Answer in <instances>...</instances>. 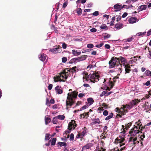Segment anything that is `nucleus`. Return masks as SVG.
I'll return each instance as SVG.
<instances>
[{"mask_svg": "<svg viewBox=\"0 0 151 151\" xmlns=\"http://www.w3.org/2000/svg\"><path fill=\"white\" fill-rule=\"evenodd\" d=\"M137 19L135 17H132L129 19V22L130 23H134L136 22Z\"/></svg>", "mask_w": 151, "mask_h": 151, "instance_id": "16", "label": "nucleus"}, {"mask_svg": "<svg viewBox=\"0 0 151 151\" xmlns=\"http://www.w3.org/2000/svg\"><path fill=\"white\" fill-rule=\"evenodd\" d=\"M76 66L73 67L72 68H69V70H70V73H73L74 72H76Z\"/></svg>", "mask_w": 151, "mask_h": 151, "instance_id": "34", "label": "nucleus"}, {"mask_svg": "<svg viewBox=\"0 0 151 151\" xmlns=\"http://www.w3.org/2000/svg\"><path fill=\"white\" fill-rule=\"evenodd\" d=\"M62 47L64 49H65L67 47V45L65 43H64L62 45Z\"/></svg>", "mask_w": 151, "mask_h": 151, "instance_id": "56", "label": "nucleus"}, {"mask_svg": "<svg viewBox=\"0 0 151 151\" xmlns=\"http://www.w3.org/2000/svg\"><path fill=\"white\" fill-rule=\"evenodd\" d=\"M77 126V124L76 123V121L74 120H71L68 124V129L72 130L73 128L74 129Z\"/></svg>", "mask_w": 151, "mask_h": 151, "instance_id": "6", "label": "nucleus"}, {"mask_svg": "<svg viewBox=\"0 0 151 151\" xmlns=\"http://www.w3.org/2000/svg\"><path fill=\"white\" fill-rule=\"evenodd\" d=\"M79 61V58L78 57L77 58H74L73 59H72L69 62V63H70L72 64L73 63L77 62Z\"/></svg>", "mask_w": 151, "mask_h": 151, "instance_id": "19", "label": "nucleus"}, {"mask_svg": "<svg viewBox=\"0 0 151 151\" xmlns=\"http://www.w3.org/2000/svg\"><path fill=\"white\" fill-rule=\"evenodd\" d=\"M67 60V58L65 57H63L62 58V62L63 63H65Z\"/></svg>", "mask_w": 151, "mask_h": 151, "instance_id": "52", "label": "nucleus"}, {"mask_svg": "<svg viewBox=\"0 0 151 151\" xmlns=\"http://www.w3.org/2000/svg\"><path fill=\"white\" fill-rule=\"evenodd\" d=\"M40 59L43 62H45L46 60V55L43 53L39 55Z\"/></svg>", "mask_w": 151, "mask_h": 151, "instance_id": "13", "label": "nucleus"}, {"mask_svg": "<svg viewBox=\"0 0 151 151\" xmlns=\"http://www.w3.org/2000/svg\"><path fill=\"white\" fill-rule=\"evenodd\" d=\"M50 134H45V140H48L50 138Z\"/></svg>", "mask_w": 151, "mask_h": 151, "instance_id": "39", "label": "nucleus"}, {"mask_svg": "<svg viewBox=\"0 0 151 151\" xmlns=\"http://www.w3.org/2000/svg\"><path fill=\"white\" fill-rule=\"evenodd\" d=\"M83 129H84V131L81 133V135L83 137L86 133V127H84Z\"/></svg>", "mask_w": 151, "mask_h": 151, "instance_id": "38", "label": "nucleus"}, {"mask_svg": "<svg viewBox=\"0 0 151 151\" xmlns=\"http://www.w3.org/2000/svg\"><path fill=\"white\" fill-rule=\"evenodd\" d=\"M130 6H128L126 5H123L122 6V9L123 8H126L127 9H128L129 8Z\"/></svg>", "mask_w": 151, "mask_h": 151, "instance_id": "55", "label": "nucleus"}, {"mask_svg": "<svg viewBox=\"0 0 151 151\" xmlns=\"http://www.w3.org/2000/svg\"><path fill=\"white\" fill-rule=\"evenodd\" d=\"M72 54L74 56H78L81 54V52H78L77 50H72Z\"/></svg>", "mask_w": 151, "mask_h": 151, "instance_id": "23", "label": "nucleus"}, {"mask_svg": "<svg viewBox=\"0 0 151 151\" xmlns=\"http://www.w3.org/2000/svg\"><path fill=\"white\" fill-rule=\"evenodd\" d=\"M147 5H141L138 7V10L139 12L143 10H145L147 8Z\"/></svg>", "mask_w": 151, "mask_h": 151, "instance_id": "22", "label": "nucleus"}, {"mask_svg": "<svg viewBox=\"0 0 151 151\" xmlns=\"http://www.w3.org/2000/svg\"><path fill=\"white\" fill-rule=\"evenodd\" d=\"M125 140V139L123 137L119 136V137H117L115 139V141L117 143H122Z\"/></svg>", "mask_w": 151, "mask_h": 151, "instance_id": "9", "label": "nucleus"}, {"mask_svg": "<svg viewBox=\"0 0 151 151\" xmlns=\"http://www.w3.org/2000/svg\"><path fill=\"white\" fill-rule=\"evenodd\" d=\"M46 104L47 105H49V106L50 105V101H49V100L47 98L46 99Z\"/></svg>", "mask_w": 151, "mask_h": 151, "instance_id": "63", "label": "nucleus"}, {"mask_svg": "<svg viewBox=\"0 0 151 151\" xmlns=\"http://www.w3.org/2000/svg\"><path fill=\"white\" fill-rule=\"evenodd\" d=\"M57 118L61 120H64L65 118V116L64 115H58L57 116Z\"/></svg>", "mask_w": 151, "mask_h": 151, "instance_id": "43", "label": "nucleus"}, {"mask_svg": "<svg viewBox=\"0 0 151 151\" xmlns=\"http://www.w3.org/2000/svg\"><path fill=\"white\" fill-rule=\"evenodd\" d=\"M140 122V120H139L136 123V124H137V125L139 126V129H140V127H141L142 125L141 123L139 122Z\"/></svg>", "mask_w": 151, "mask_h": 151, "instance_id": "46", "label": "nucleus"}, {"mask_svg": "<svg viewBox=\"0 0 151 151\" xmlns=\"http://www.w3.org/2000/svg\"><path fill=\"white\" fill-rule=\"evenodd\" d=\"M109 67L110 68H112L117 66L119 65L117 60V58L115 57H113L111 60L109 61Z\"/></svg>", "mask_w": 151, "mask_h": 151, "instance_id": "3", "label": "nucleus"}, {"mask_svg": "<svg viewBox=\"0 0 151 151\" xmlns=\"http://www.w3.org/2000/svg\"><path fill=\"white\" fill-rule=\"evenodd\" d=\"M107 93L108 91H104L102 92L100 96H107Z\"/></svg>", "mask_w": 151, "mask_h": 151, "instance_id": "40", "label": "nucleus"}, {"mask_svg": "<svg viewBox=\"0 0 151 151\" xmlns=\"http://www.w3.org/2000/svg\"><path fill=\"white\" fill-rule=\"evenodd\" d=\"M146 32H138L137 34L136 35H137L138 36H142V35H145L146 34Z\"/></svg>", "mask_w": 151, "mask_h": 151, "instance_id": "44", "label": "nucleus"}, {"mask_svg": "<svg viewBox=\"0 0 151 151\" xmlns=\"http://www.w3.org/2000/svg\"><path fill=\"white\" fill-rule=\"evenodd\" d=\"M92 121H93V122L92 123L93 124H99L100 123V121L99 118H96L95 119H92Z\"/></svg>", "mask_w": 151, "mask_h": 151, "instance_id": "18", "label": "nucleus"}, {"mask_svg": "<svg viewBox=\"0 0 151 151\" xmlns=\"http://www.w3.org/2000/svg\"><path fill=\"white\" fill-rule=\"evenodd\" d=\"M122 106L124 108H126V109H130L132 108V106L131 105L130 103L128 104H127L125 105L124 104L122 105Z\"/></svg>", "mask_w": 151, "mask_h": 151, "instance_id": "25", "label": "nucleus"}, {"mask_svg": "<svg viewBox=\"0 0 151 151\" xmlns=\"http://www.w3.org/2000/svg\"><path fill=\"white\" fill-rule=\"evenodd\" d=\"M87 47L88 48H92L93 47V45L92 44H89L87 45Z\"/></svg>", "mask_w": 151, "mask_h": 151, "instance_id": "49", "label": "nucleus"}, {"mask_svg": "<svg viewBox=\"0 0 151 151\" xmlns=\"http://www.w3.org/2000/svg\"><path fill=\"white\" fill-rule=\"evenodd\" d=\"M87 107V106L86 105H84L82 107H81L80 109V111H81L82 110L85 109H86V108Z\"/></svg>", "mask_w": 151, "mask_h": 151, "instance_id": "57", "label": "nucleus"}, {"mask_svg": "<svg viewBox=\"0 0 151 151\" xmlns=\"http://www.w3.org/2000/svg\"><path fill=\"white\" fill-rule=\"evenodd\" d=\"M100 27L101 29H108V27L105 24H103V25L100 26Z\"/></svg>", "mask_w": 151, "mask_h": 151, "instance_id": "36", "label": "nucleus"}, {"mask_svg": "<svg viewBox=\"0 0 151 151\" xmlns=\"http://www.w3.org/2000/svg\"><path fill=\"white\" fill-rule=\"evenodd\" d=\"M45 124L47 125L48 123L50 122L51 119L48 117H47L46 116L45 117Z\"/></svg>", "mask_w": 151, "mask_h": 151, "instance_id": "27", "label": "nucleus"}, {"mask_svg": "<svg viewBox=\"0 0 151 151\" xmlns=\"http://www.w3.org/2000/svg\"><path fill=\"white\" fill-rule=\"evenodd\" d=\"M88 73L86 72V73L85 74V76H83V82H85L86 81L87 82L89 80V78L88 77Z\"/></svg>", "mask_w": 151, "mask_h": 151, "instance_id": "20", "label": "nucleus"}, {"mask_svg": "<svg viewBox=\"0 0 151 151\" xmlns=\"http://www.w3.org/2000/svg\"><path fill=\"white\" fill-rule=\"evenodd\" d=\"M69 73H70L69 68H65L63 70L62 72L60 73L61 77L63 79H65V81L68 78L69 74Z\"/></svg>", "mask_w": 151, "mask_h": 151, "instance_id": "4", "label": "nucleus"}, {"mask_svg": "<svg viewBox=\"0 0 151 151\" xmlns=\"http://www.w3.org/2000/svg\"><path fill=\"white\" fill-rule=\"evenodd\" d=\"M151 35V29L149 30L147 32V35L149 36Z\"/></svg>", "mask_w": 151, "mask_h": 151, "instance_id": "64", "label": "nucleus"}, {"mask_svg": "<svg viewBox=\"0 0 151 151\" xmlns=\"http://www.w3.org/2000/svg\"><path fill=\"white\" fill-rule=\"evenodd\" d=\"M140 131L139 130H131L129 132V134L131 136L134 137L136 135L137 133H139Z\"/></svg>", "mask_w": 151, "mask_h": 151, "instance_id": "10", "label": "nucleus"}, {"mask_svg": "<svg viewBox=\"0 0 151 151\" xmlns=\"http://www.w3.org/2000/svg\"><path fill=\"white\" fill-rule=\"evenodd\" d=\"M124 66L125 70V74L126 73H129L131 70V67L129 64L124 65Z\"/></svg>", "mask_w": 151, "mask_h": 151, "instance_id": "12", "label": "nucleus"}, {"mask_svg": "<svg viewBox=\"0 0 151 151\" xmlns=\"http://www.w3.org/2000/svg\"><path fill=\"white\" fill-rule=\"evenodd\" d=\"M82 12V10L81 8L78 9L77 11V13H78V15H81V14Z\"/></svg>", "mask_w": 151, "mask_h": 151, "instance_id": "45", "label": "nucleus"}, {"mask_svg": "<svg viewBox=\"0 0 151 151\" xmlns=\"http://www.w3.org/2000/svg\"><path fill=\"white\" fill-rule=\"evenodd\" d=\"M88 75L90 81L93 83H94L95 82L98 81L99 80V78L100 77L97 73H93L92 74H89Z\"/></svg>", "mask_w": 151, "mask_h": 151, "instance_id": "2", "label": "nucleus"}, {"mask_svg": "<svg viewBox=\"0 0 151 151\" xmlns=\"http://www.w3.org/2000/svg\"><path fill=\"white\" fill-rule=\"evenodd\" d=\"M59 76H55L54 77V81L55 82H57L58 81H60V82H65V80L63 79H61V73L59 74Z\"/></svg>", "mask_w": 151, "mask_h": 151, "instance_id": "8", "label": "nucleus"}, {"mask_svg": "<svg viewBox=\"0 0 151 151\" xmlns=\"http://www.w3.org/2000/svg\"><path fill=\"white\" fill-rule=\"evenodd\" d=\"M129 128V126H128V127H125V128H123V129H123V131H122V132L124 133V134L125 133V132H126V131H125V130H127Z\"/></svg>", "mask_w": 151, "mask_h": 151, "instance_id": "48", "label": "nucleus"}, {"mask_svg": "<svg viewBox=\"0 0 151 151\" xmlns=\"http://www.w3.org/2000/svg\"><path fill=\"white\" fill-rule=\"evenodd\" d=\"M108 112L106 110H105L103 112V114L104 116H106L108 115Z\"/></svg>", "mask_w": 151, "mask_h": 151, "instance_id": "54", "label": "nucleus"}, {"mask_svg": "<svg viewBox=\"0 0 151 151\" xmlns=\"http://www.w3.org/2000/svg\"><path fill=\"white\" fill-rule=\"evenodd\" d=\"M104 45L103 43H101L99 45H96V47L97 48H100L101 47Z\"/></svg>", "mask_w": 151, "mask_h": 151, "instance_id": "53", "label": "nucleus"}, {"mask_svg": "<svg viewBox=\"0 0 151 151\" xmlns=\"http://www.w3.org/2000/svg\"><path fill=\"white\" fill-rule=\"evenodd\" d=\"M52 84H49V85L48 87V88L49 90H50L52 89Z\"/></svg>", "mask_w": 151, "mask_h": 151, "instance_id": "62", "label": "nucleus"}, {"mask_svg": "<svg viewBox=\"0 0 151 151\" xmlns=\"http://www.w3.org/2000/svg\"><path fill=\"white\" fill-rule=\"evenodd\" d=\"M113 116V113H111L109 115L107 116L105 119L107 121L109 119L112 118Z\"/></svg>", "mask_w": 151, "mask_h": 151, "instance_id": "29", "label": "nucleus"}, {"mask_svg": "<svg viewBox=\"0 0 151 151\" xmlns=\"http://www.w3.org/2000/svg\"><path fill=\"white\" fill-rule=\"evenodd\" d=\"M103 36L104 37V39L105 40L106 39L109 38L110 37L111 35H110L107 33H105L103 34Z\"/></svg>", "mask_w": 151, "mask_h": 151, "instance_id": "33", "label": "nucleus"}, {"mask_svg": "<svg viewBox=\"0 0 151 151\" xmlns=\"http://www.w3.org/2000/svg\"><path fill=\"white\" fill-rule=\"evenodd\" d=\"M115 27L117 29L119 30L123 27V25L121 23H119L115 24Z\"/></svg>", "mask_w": 151, "mask_h": 151, "instance_id": "21", "label": "nucleus"}, {"mask_svg": "<svg viewBox=\"0 0 151 151\" xmlns=\"http://www.w3.org/2000/svg\"><path fill=\"white\" fill-rule=\"evenodd\" d=\"M56 140V138H53L52 140V141H51V145H53V146L55 144Z\"/></svg>", "mask_w": 151, "mask_h": 151, "instance_id": "37", "label": "nucleus"}, {"mask_svg": "<svg viewBox=\"0 0 151 151\" xmlns=\"http://www.w3.org/2000/svg\"><path fill=\"white\" fill-rule=\"evenodd\" d=\"M117 60H118V64L121 65H122V64H120V62L123 64H124L126 62V60L125 59L124 57L122 56H120L119 58H117Z\"/></svg>", "mask_w": 151, "mask_h": 151, "instance_id": "7", "label": "nucleus"}, {"mask_svg": "<svg viewBox=\"0 0 151 151\" xmlns=\"http://www.w3.org/2000/svg\"><path fill=\"white\" fill-rule=\"evenodd\" d=\"M114 7L115 10L114 11L115 12H116L120 11L122 9V6L121 5H119L118 4H116L115 5Z\"/></svg>", "mask_w": 151, "mask_h": 151, "instance_id": "11", "label": "nucleus"}, {"mask_svg": "<svg viewBox=\"0 0 151 151\" xmlns=\"http://www.w3.org/2000/svg\"><path fill=\"white\" fill-rule=\"evenodd\" d=\"M90 31L93 32H94L97 31V29L95 28H93L90 29Z\"/></svg>", "mask_w": 151, "mask_h": 151, "instance_id": "61", "label": "nucleus"}, {"mask_svg": "<svg viewBox=\"0 0 151 151\" xmlns=\"http://www.w3.org/2000/svg\"><path fill=\"white\" fill-rule=\"evenodd\" d=\"M61 87L59 86H57L55 88V90L57 93L59 94H61L63 92V91L61 89H60Z\"/></svg>", "mask_w": 151, "mask_h": 151, "instance_id": "15", "label": "nucleus"}, {"mask_svg": "<svg viewBox=\"0 0 151 151\" xmlns=\"http://www.w3.org/2000/svg\"><path fill=\"white\" fill-rule=\"evenodd\" d=\"M77 96V93L75 91L72 92L70 93H68L67 98V100L66 102V109L67 110L68 109L69 107L70 108L73 104L74 102L73 100V98H76Z\"/></svg>", "mask_w": 151, "mask_h": 151, "instance_id": "1", "label": "nucleus"}, {"mask_svg": "<svg viewBox=\"0 0 151 151\" xmlns=\"http://www.w3.org/2000/svg\"><path fill=\"white\" fill-rule=\"evenodd\" d=\"M92 145L91 143H88L86 145H84L82 147V151L86 149H89L90 147H91Z\"/></svg>", "mask_w": 151, "mask_h": 151, "instance_id": "17", "label": "nucleus"}, {"mask_svg": "<svg viewBox=\"0 0 151 151\" xmlns=\"http://www.w3.org/2000/svg\"><path fill=\"white\" fill-rule=\"evenodd\" d=\"M49 51L53 53H59L61 52L62 51V47L58 45L57 46L56 48L50 49Z\"/></svg>", "mask_w": 151, "mask_h": 151, "instance_id": "5", "label": "nucleus"}, {"mask_svg": "<svg viewBox=\"0 0 151 151\" xmlns=\"http://www.w3.org/2000/svg\"><path fill=\"white\" fill-rule=\"evenodd\" d=\"M57 116L53 118L52 122L53 124H56L58 122V119Z\"/></svg>", "mask_w": 151, "mask_h": 151, "instance_id": "32", "label": "nucleus"}, {"mask_svg": "<svg viewBox=\"0 0 151 151\" xmlns=\"http://www.w3.org/2000/svg\"><path fill=\"white\" fill-rule=\"evenodd\" d=\"M87 101L88 103H90V104H92L93 103V99L91 98H89L87 99Z\"/></svg>", "mask_w": 151, "mask_h": 151, "instance_id": "41", "label": "nucleus"}, {"mask_svg": "<svg viewBox=\"0 0 151 151\" xmlns=\"http://www.w3.org/2000/svg\"><path fill=\"white\" fill-rule=\"evenodd\" d=\"M145 73L147 75L151 76V71L149 70H147L145 71Z\"/></svg>", "mask_w": 151, "mask_h": 151, "instance_id": "50", "label": "nucleus"}, {"mask_svg": "<svg viewBox=\"0 0 151 151\" xmlns=\"http://www.w3.org/2000/svg\"><path fill=\"white\" fill-rule=\"evenodd\" d=\"M86 0H78L76 1V3L77 4H80V1H81V3L83 4L86 2Z\"/></svg>", "mask_w": 151, "mask_h": 151, "instance_id": "42", "label": "nucleus"}, {"mask_svg": "<svg viewBox=\"0 0 151 151\" xmlns=\"http://www.w3.org/2000/svg\"><path fill=\"white\" fill-rule=\"evenodd\" d=\"M87 55H82L81 57H79L80 61L85 60L87 58Z\"/></svg>", "mask_w": 151, "mask_h": 151, "instance_id": "28", "label": "nucleus"}, {"mask_svg": "<svg viewBox=\"0 0 151 151\" xmlns=\"http://www.w3.org/2000/svg\"><path fill=\"white\" fill-rule=\"evenodd\" d=\"M122 110L121 109V108H119L118 107H116L115 109V111L118 113L119 114H122Z\"/></svg>", "mask_w": 151, "mask_h": 151, "instance_id": "31", "label": "nucleus"}, {"mask_svg": "<svg viewBox=\"0 0 151 151\" xmlns=\"http://www.w3.org/2000/svg\"><path fill=\"white\" fill-rule=\"evenodd\" d=\"M98 110L99 111V112L100 113H101V111H103L104 110V109H103V107H99L98 109Z\"/></svg>", "mask_w": 151, "mask_h": 151, "instance_id": "58", "label": "nucleus"}, {"mask_svg": "<svg viewBox=\"0 0 151 151\" xmlns=\"http://www.w3.org/2000/svg\"><path fill=\"white\" fill-rule=\"evenodd\" d=\"M58 144L61 147H62V146L65 147L67 145V143L66 142H59L58 143Z\"/></svg>", "mask_w": 151, "mask_h": 151, "instance_id": "35", "label": "nucleus"}, {"mask_svg": "<svg viewBox=\"0 0 151 151\" xmlns=\"http://www.w3.org/2000/svg\"><path fill=\"white\" fill-rule=\"evenodd\" d=\"M140 101V99H135L134 100H132L130 103L132 107L136 105L137 103H138Z\"/></svg>", "mask_w": 151, "mask_h": 151, "instance_id": "14", "label": "nucleus"}, {"mask_svg": "<svg viewBox=\"0 0 151 151\" xmlns=\"http://www.w3.org/2000/svg\"><path fill=\"white\" fill-rule=\"evenodd\" d=\"M138 57V56H137L134 57L133 59L132 60L134 62L136 63L137 61V59L136 58Z\"/></svg>", "mask_w": 151, "mask_h": 151, "instance_id": "60", "label": "nucleus"}, {"mask_svg": "<svg viewBox=\"0 0 151 151\" xmlns=\"http://www.w3.org/2000/svg\"><path fill=\"white\" fill-rule=\"evenodd\" d=\"M127 109H126V108H124L122 106L121 107V109H122V114L123 115H125L126 113L128 112Z\"/></svg>", "mask_w": 151, "mask_h": 151, "instance_id": "24", "label": "nucleus"}, {"mask_svg": "<svg viewBox=\"0 0 151 151\" xmlns=\"http://www.w3.org/2000/svg\"><path fill=\"white\" fill-rule=\"evenodd\" d=\"M109 82V86H110V88L109 87H107L106 88V90H108L109 91H110L111 89L113 88L114 85V83L111 81H110Z\"/></svg>", "mask_w": 151, "mask_h": 151, "instance_id": "26", "label": "nucleus"}, {"mask_svg": "<svg viewBox=\"0 0 151 151\" xmlns=\"http://www.w3.org/2000/svg\"><path fill=\"white\" fill-rule=\"evenodd\" d=\"M89 115V112H87L86 113L85 112L82 114H81L80 115V116H81L80 118L81 119V117L82 116H83V118H85V116H88Z\"/></svg>", "mask_w": 151, "mask_h": 151, "instance_id": "30", "label": "nucleus"}, {"mask_svg": "<svg viewBox=\"0 0 151 151\" xmlns=\"http://www.w3.org/2000/svg\"><path fill=\"white\" fill-rule=\"evenodd\" d=\"M70 139L71 140H73L74 139V134L73 133H71L70 137Z\"/></svg>", "mask_w": 151, "mask_h": 151, "instance_id": "51", "label": "nucleus"}, {"mask_svg": "<svg viewBox=\"0 0 151 151\" xmlns=\"http://www.w3.org/2000/svg\"><path fill=\"white\" fill-rule=\"evenodd\" d=\"M134 39V38L133 37H130L127 39L126 42H130L131 41Z\"/></svg>", "mask_w": 151, "mask_h": 151, "instance_id": "47", "label": "nucleus"}, {"mask_svg": "<svg viewBox=\"0 0 151 151\" xmlns=\"http://www.w3.org/2000/svg\"><path fill=\"white\" fill-rule=\"evenodd\" d=\"M102 106H103V108H104L105 109H107L108 107V105L105 103L102 104Z\"/></svg>", "mask_w": 151, "mask_h": 151, "instance_id": "59", "label": "nucleus"}]
</instances>
